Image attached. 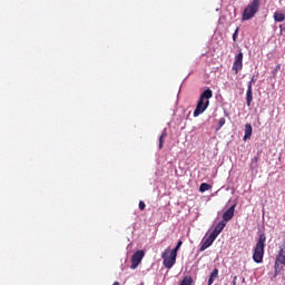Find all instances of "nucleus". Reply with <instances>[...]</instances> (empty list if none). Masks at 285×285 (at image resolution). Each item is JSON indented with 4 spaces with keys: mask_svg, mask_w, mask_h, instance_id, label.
<instances>
[{
    "mask_svg": "<svg viewBox=\"0 0 285 285\" xmlns=\"http://www.w3.org/2000/svg\"><path fill=\"white\" fill-rule=\"evenodd\" d=\"M145 255H146V252H144L142 249L134 253V255L131 257L132 271H135V268H137V266H139L141 264V259H144Z\"/></svg>",
    "mask_w": 285,
    "mask_h": 285,
    "instance_id": "7",
    "label": "nucleus"
},
{
    "mask_svg": "<svg viewBox=\"0 0 285 285\" xmlns=\"http://www.w3.org/2000/svg\"><path fill=\"white\" fill-rule=\"evenodd\" d=\"M161 257L164 258V266L165 268H173L175 266V263L177 262L176 254L171 253L170 249H165V252L161 254Z\"/></svg>",
    "mask_w": 285,
    "mask_h": 285,
    "instance_id": "5",
    "label": "nucleus"
},
{
    "mask_svg": "<svg viewBox=\"0 0 285 285\" xmlns=\"http://www.w3.org/2000/svg\"><path fill=\"white\" fill-rule=\"evenodd\" d=\"M206 190H210V185L207 183H203L199 187L200 193H206Z\"/></svg>",
    "mask_w": 285,
    "mask_h": 285,
    "instance_id": "18",
    "label": "nucleus"
},
{
    "mask_svg": "<svg viewBox=\"0 0 285 285\" xmlns=\"http://www.w3.org/2000/svg\"><path fill=\"white\" fill-rule=\"evenodd\" d=\"M264 248H266V234H261L253 254V259L256 264L264 262Z\"/></svg>",
    "mask_w": 285,
    "mask_h": 285,
    "instance_id": "2",
    "label": "nucleus"
},
{
    "mask_svg": "<svg viewBox=\"0 0 285 285\" xmlns=\"http://www.w3.org/2000/svg\"><path fill=\"white\" fill-rule=\"evenodd\" d=\"M239 35V27L236 28L234 35H233V41H237V37Z\"/></svg>",
    "mask_w": 285,
    "mask_h": 285,
    "instance_id": "20",
    "label": "nucleus"
},
{
    "mask_svg": "<svg viewBox=\"0 0 285 285\" xmlns=\"http://www.w3.org/2000/svg\"><path fill=\"white\" fill-rule=\"evenodd\" d=\"M112 285H119V282H115Z\"/></svg>",
    "mask_w": 285,
    "mask_h": 285,
    "instance_id": "26",
    "label": "nucleus"
},
{
    "mask_svg": "<svg viewBox=\"0 0 285 285\" xmlns=\"http://www.w3.org/2000/svg\"><path fill=\"white\" fill-rule=\"evenodd\" d=\"M224 228H226V222L220 220L216 227L214 228V230L212 232V235H214L216 238L219 237V235L222 234V230H224Z\"/></svg>",
    "mask_w": 285,
    "mask_h": 285,
    "instance_id": "10",
    "label": "nucleus"
},
{
    "mask_svg": "<svg viewBox=\"0 0 285 285\" xmlns=\"http://www.w3.org/2000/svg\"><path fill=\"white\" fill-rule=\"evenodd\" d=\"M274 21L276 22V23H282V22H284L285 21V14L284 13H282V12H279V11H276V12H274Z\"/></svg>",
    "mask_w": 285,
    "mask_h": 285,
    "instance_id": "15",
    "label": "nucleus"
},
{
    "mask_svg": "<svg viewBox=\"0 0 285 285\" xmlns=\"http://www.w3.org/2000/svg\"><path fill=\"white\" fill-rule=\"evenodd\" d=\"M216 239L217 238L213 234H210L207 238L203 239V244L199 248L200 253H204V250H206L207 248H210V246H213Z\"/></svg>",
    "mask_w": 285,
    "mask_h": 285,
    "instance_id": "8",
    "label": "nucleus"
},
{
    "mask_svg": "<svg viewBox=\"0 0 285 285\" xmlns=\"http://www.w3.org/2000/svg\"><path fill=\"white\" fill-rule=\"evenodd\" d=\"M243 68H244V52L239 51L238 55L235 56L232 69L234 70L235 75H238Z\"/></svg>",
    "mask_w": 285,
    "mask_h": 285,
    "instance_id": "6",
    "label": "nucleus"
},
{
    "mask_svg": "<svg viewBox=\"0 0 285 285\" xmlns=\"http://www.w3.org/2000/svg\"><path fill=\"white\" fill-rule=\"evenodd\" d=\"M226 124V118H220L218 121V128H222Z\"/></svg>",
    "mask_w": 285,
    "mask_h": 285,
    "instance_id": "21",
    "label": "nucleus"
},
{
    "mask_svg": "<svg viewBox=\"0 0 285 285\" xmlns=\"http://www.w3.org/2000/svg\"><path fill=\"white\" fill-rule=\"evenodd\" d=\"M181 244H184V242L183 240H178L176 247L173 250H170V253H173L174 255L177 256V253H178L179 248H181Z\"/></svg>",
    "mask_w": 285,
    "mask_h": 285,
    "instance_id": "19",
    "label": "nucleus"
},
{
    "mask_svg": "<svg viewBox=\"0 0 285 285\" xmlns=\"http://www.w3.org/2000/svg\"><path fill=\"white\" fill-rule=\"evenodd\" d=\"M217 277H219V269L214 268L210 276H209L208 285H213L215 279H217Z\"/></svg>",
    "mask_w": 285,
    "mask_h": 285,
    "instance_id": "14",
    "label": "nucleus"
},
{
    "mask_svg": "<svg viewBox=\"0 0 285 285\" xmlns=\"http://www.w3.org/2000/svg\"><path fill=\"white\" fill-rule=\"evenodd\" d=\"M232 285H237V276H234Z\"/></svg>",
    "mask_w": 285,
    "mask_h": 285,
    "instance_id": "25",
    "label": "nucleus"
},
{
    "mask_svg": "<svg viewBox=\"0 0 285 285\" xmlns=\"http://www.w3.org/2000/svg\"><path fill=\"white\" fill-rule=\"evenodd\" d=\"M167 137H168V134L166 132V130H164L159 137V145H158L159 150H161V148H164V141Z\"/></svg>",
    "mask_w": 285,
    "mask_h": 285,
    "instance_id": "16",
    "label": "nucleus"
},
{
    "mask_svg": "<svg viewBox=\"0 0 285 285\" xmlns=\"http://www.w3.org/2000/svg\"><path fill=\"white\" fill-rule=\"evenodd\" d=\"M180 285H193V277L186 276L181 282Z\"/></svg>",
    "mask_w": 285,
    "mask_h": 285,
    "instance_id": "17",
    "label": "nucleus"
},
{
    "mask_svg": "<svg viewBox=\"0 0 285 285\" xmlns=\"http://www.w3.org/2000/svg\"><path fill=\"white\" fill-rule=\"evenodd\" d=\"M284 266H285V242H283L282 245L279 246V250L275 259V265H274L275 275H279V273H282V271L284 269Z\"/></svg>",
    "mask_w": 285,
    "mask_h": 285,
    "instance_id": "4",
    "label": "nucleus"
},
{
    "mask_svg": "<svg viewBox=\"0 0 285 285\" xmlns=\"http://www.w3.org/2000/svg\"><path fill=\"white\" fill-rule=\"evenodd\" d=\"M262 0H253L244 9L242 14V21H248L255 17L256 12H259V3Z\"/></svg>",
    "mask_w": 285,
    "mask_h": 285,
    "instance_id": "3",
    "label": "nucleus"
},
{
    "mask_svg": "<svg viewBox=\"0 0 285 285\" xmlns=\"http://www.w3.org/2000/svg\"><path fill=\"white\" fill-rule=\"evenodd\" d=\"M253 137V126L250 124L245 125L244 141H248Z\"/></svg>",
    "mask_w": 285,
    "mask_h": 285,
    "instance_id": "11",
    "label": "nucleus"
},
{
    "mask_svg": "<svg viewBox=\"0 0 285 285\" xmlns=\"http://www.w3.org/2000/svg\"><path fill=\"white\" fill-rule=\"evenodd\" d=\"M246 101L247 106L250 107V104H253V88H250V83L247 85Z\"/></svg>",
    "mask_w": 285,
    "mask_h": 285,
    "instance_id": "13",
    "label": "nucleus"
},
{
    "mask_svg": "<svg viewBox=\"0 0 285 285\" xmlns=\"http://www.w3.org/2000/svg\"><path fill=\"white\" fill-rule=\"evenodd\" d=\"M279 30H281V32H284V30H285V22L283 24H279Z\"/></svg>",
    "mask_w": 285,
    "mask_h": 285,
    "instance_id": "23",
    "label": "nucleus"
},
{
    "mask_svg": "<svg viewBox=\"0 0 285 285\" xmlns=\"http://www.w3.org/2000/svg\"><path fill=\"white\" fill-rule=\"evenodd\" d=\"M255 77H253L252 79H250V81L248 82V83H250V88H253V83H255Z\"/></svg>",
    "mask_w": 285,
    "mask_h": 285,
    "instance_id": "24",
    "label": "nucleus"
},
{
    "mask_svg": "<svg viewBox=\"0 0 285 285\" xmlns=\"http://www.w3.org/2000/svg\"><path fill=\"white\" fill-rule=\"evenodd\" d=\"M213 99V90L206 89L199 97L198 104L196 106V109L194 111V117H199V115H204L206 112V109L208 106H210V100Z\"/></svg>",
    "mask_w": 285,
    "mask_h": 285,
    "instance_id": "1",
    "label": "nucleus"
},
{
    "mask_svg": "<svg viewBox=\"0 0 285 285\" xmlns=\"http://www.w3.org/2000/svg\"><path fill=\"white\" fill-rule=\"evenodd\" d=\"M235 206L236 205H233L223 214V222H225V224L226 222H230V219L235 217Z\"/></svg>",
    "mask_w": 285,
    "mask_h": 285,
    "instance_id": "9",
    "label": "nucleus"
},
{
    "mask_svg": "<svg viewBox=\"0 0 285 285\" xmlns=\"http://www.w3.org/2000/svg\"><path fill=\"white\" fill-rule=\"evenodd\" d=\"M138 206L141 210H146V203L144 200H140Z\"/></svg>",
    "mask_w": 285,
    "mask_h": 285,
    "instance_id": "22",
    "label": "nucleus"
},
{
    "mask_svg": "<svg viewBox=\"0 0 285 285\" xmlns=\"http://www.w3.org/2000/svg\"><path fill=\"white\" fill-rule=\"evenodd\" d=\"M140 285H145L144 283H141Z\"/></svg>",
    "mask_w": 285,
    "mask_h": 285,
    "instance_id": "27",
    "label": "nucleus"
},
{
    "mask_svg": "<svg viewBox=\"0 0 285 285\" xmlns=\"http://www.w3.org/2000/svg\"><path fill=\"white\" fill-rule=\"evenodd\" d=\"M249 168L250 170H257V168H259V154L252 158Z\"/></svg>",
    "mask_w": 285,
    "mask_h": 285,
    "instance_id": "12",
    "label": "nucleus"
}]
</instances>
